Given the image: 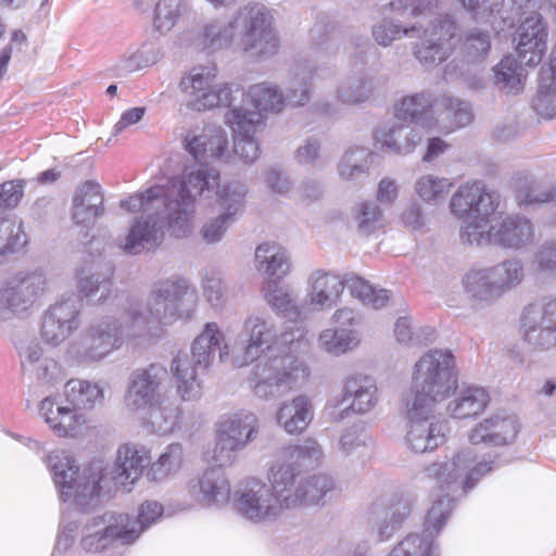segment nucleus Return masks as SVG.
I'll return each mask as SVG.
<instances>
[{"label": "nucleus", "instance_id": "f257e3e1", "mask_svg": "<svg viewBox=\"0 0 556 556\" xmlns=\"http://www.w3.org/2000/svg\"><path fill=\"white\" fill-rule=\"evenodd\" d=\"M307 345L303 330H280L269 317L250 316L235 342L233 365L257 359L249 378L253 394L262 400L281 397L307 381L309 368L293 355Z\"/></svg>", "mask_w": 556, "mask_h": 556}, {"label": "nucleus", "instance_id": "f03ea898", "mask_svg": "<svg viewBox=\"0 0 556 556\" xmlns=\"http://www.w3.org/2000/svg\"><path fill=\"white\" fill-rule=\"evenodd\" d=\"M476 462L471 448L458 452L452 459L432 463L419 472L420 481L433 482L444 494L433 501L424 522V534L409 533L387 556H438L434 539L440 534L455 506V497L466 494L493 467Z\"/></svg>", "mask_w": 556, "mask_h": 556}, {"label": "nucleus", "instance_id": "7ed1b4c3", "mask_svg": "<svg viewBox=\"0 0 556 556\" xmlns=\"http://www.w3.org/2000/svg\"><path fill=\"white\" fill-rule=\"evenodd\" d=\"M150 462L151 457L144 447L125 444L118 448L111 468L92 463L80 475L75 459L65 453L49 455L47 466L52 472L60 498L63 502L73 500L77 506L86 508L103 490L110 492L112 485L134 484Z\"/></svg>", "mask_w": 556, "mask_h": 556}, {"label": "nucleus", "instance_id": "20e7f679", "mask_svg": "<svg viewBox=\"0 0 556 556\" xmlns=\"http://www.w3.org/2000/svg\"><path fill=\"white\" fill-rule=\"evenodd\" d=\"M166 188L167 216L162 219L152 217L137 222L130 239L163 240L168 232L181 239L191 231L198 197L204 192H214L220 197L219 173L208 166H199L185 170L181 180H170Z\"/></svg>", "mask_w": 556, "mask_h": 556}, {"label": "nucleus", "instance_id": "39448f33", "mask_svg": "<svg viewBox=\"0 0 556 556\" xmlns=\"http://www.w3.org/2000/svg\"><path fill=\"white\" fill-rule=\"evenodd\" d=\"M198 305L197 289L182 277L156 281L144 307L135 305L126 312L130 321L129 336L150 338L152 328L178 319H191Z\"/></svg>", "mask_w": 556, "mask_h": 556}, {"label": "nucleus", "instance_id": "423d86ee", "mask_svg": "<svg viewBox=\"0 0 556 556\" xmlns=\"http://www.w3.org/2000/svg\"><path fill=\"white\" fill-rule=\"evenodd\" d=\"M198 305L197 289L182 277L156 281L144 307L135 305L126 312L130 321L129 336L150 338L152 328L178 319H191Z\"/></svg>", "mask_w": 556, "mask_h": 556}, {"label": "nucleus", "instance_id": "0eeeda50", "mask_svg": "<svg viewBox=\"0 0 556 556\" xmlns=\"http://www.w3.org/2000/svg\"><path fill=\"white\" fill-rule=\"evenodd\" d=\"M457 389L455 358L448 350H430L415 364L412 394L406 405L433 409Z\"/></svg>", "mask_w": 556, "mask_h": 556}, {"label": "nucleus", "instance_id": "6e6552de", "mask_svg": "<svg viewBox=\"0 0 556 556\" xmlns=\"http://www.w3.org/2000/svg\"><path fill=\"white\" fill-rule=\"evenodd\" d=\"M498 192L488 189L481 180L460 185L450 200L451 213L464 220L460 239L466 243H481L489 218L500 206Z\"/></svg>", "mask_w": 556, "mask_h": 556}, {"label": "nucleus", "instance_id": "1a4fd4ad", "mask_svg": "<svg viewBox=\"0 0 556 556\" xmlns=\"http://www.w3.org/2000/svg\"><path fill=\"white\" fill-rule=\"evenodd\" d=\"M437 0H390L381 7L382 16L370 27L374 41L382 48L404 37H419L421 16L437 8Z\"/></svg>", "mask_w": 556, "mask_h": 556}, {"label": "nucleus", "instance_id": "9d476101", "mask_svg": "<svg viewBox=\"0 0 556 556\" xmlns=\"http://www.w3.org/2000/svg\"><path fill=\"white\" fill-rule=\"evenodd\" d=\"M237 48L247 58L263 61L278 52L279 38L270 11L260 3H247L235 12Z\"/></svg>", "mask_w": 556, "mask_h": 556}, {"label": "nucleus", "instance_id": "9b49d317", "mask_svg": "<svg viewBox=\"0 0 556 556\" xmlns=\"http://www.w3.org/2000/svg\"><path fill=\"white\" fill-rule=\"evenodd\" d=\"M130 321L126 313L121 318L104 317L89 325L68 348V354L78 363H97L118 350L124 341L142 338L129 336Z\"/></svg>", "mask_w": 556, "mask_h": 556}, {"label": "nucleus", "instance_id": "f8f14e48", "mask_svg": "<svg viewBox=\"0 0 556 556\" xmlns=\"http://www.w3.org/2000/svg\"><path fill=\"white\" fill-rule=\"evenodd\" d=\"M64 392L73 408L56 404L51 397L43 399L39 405L40 416L59 437L72 435L81 424V415L75 412L76 408L90 409L103 400L102 389L87 380L71 379Z\"/></svg>", "mask_w": 556, "mask_h": 556}, {"label": "nucleus", "instance_id": "ddd939ff", "mask_svg": "<svg viewBox=\"0 0 556 556\" xmlns=\"http://www.w3.org/2000/svg\"><path fill=\"white\" fill-rule=\"evenodd\" d=\"M421 40L414 45L413 54L426 68H434L453 53V39L458 33V24L448 14L421 16Z\"/></svg>", "mask_w": 556, "mask_h": 556}, {"label": "nucleus", "instance_id": "4468645a", "mask_svg": "<svg viewBox=\"0 0 556 556\" xmlns=\"http://www.w3.org/2000/svg\"><path fill=\"white\" fill-rule=\"evenodd\" d=\"M138 532L137 523H131L127 514L105 513L85 523L80 545L88 553H98L114 542L124 545L134 543Z\"/></svg>", "mask_w": 556, "mask_h": 556}, {"label": "nucleus", "instance_id": "2eb2a0df", "mask_svg": "<svg viewBox=\"0 0 556 556\" xmlns=\"http://www.w3.org/2000/svg\"><path fill=\"white\" fill-rule=\"evenodd\" d=\"M217 76L215 66L193 67L182 77L179 87L188 97V106L202 112L219 106H229L232 90L228 84H214Z\"/></svg>", "mask_w": 556, "mask_h": 556}, {"label": "nucleus", "instance_id": "dca6fc26", "mask_svg": "<svg viewBox=\"0 0 556 556\" xmlns=\"http://www.w3.org/2000/svg\"><path fill=\"white\" fill-rule=\"evenodd\" d=\"M269 483L250 480L236 492L235 509L253 523H268L282 516Z\"/></svg>", "mask_w": 556, "mask_h": 556}, {"label": "nucleus", "instance_id": "f3484780", "mask_svg": "<svg viewBox=\"0 0 556 556\" xmlns=\"http://www.w3.org/2000/svg\"><path fill=\"white\" fill-rule=\"evenodd\" d=\"M407 430L404 437L405 445L416 454L431 452L445 442L447 426L437 420L433 409L406 405Z\"/></svg>", "mask_w": 556, "mask_h": 556}, {"label": "nucleus", "instance_id": "a211bd4d", "mask_svg": "<svg viewBox=\"0 0 556 556\" xmlns=\"http://www.w3.org/2000/svg\"><path fill=\"white\" fill-rule=\"evenodd\" d=\"M168 372L161 364H150L144 368L135 369L129 378L124 402L129 412L142 413L164 396L161 387Z\"/></svg>", "mask_w": 556, "mask_h": 556}, {"label": "nucleus", "instance_id": "6ab92c4d", "mask_svg": "<svg viewBox=\"0 0 556 556\" xmlns=\"http://www.w3.org/2000/svg\"><path fill=\"white\" fill-rule=\"evenodd\" d=\"M80 308L81 299L77 294H70L51 305L42 317V340L52 346L62 343L79 327Z\"/></svg>", "mask_w": 556, "mask_h": 556}, {"label": "nucleus", "instance_id": "aec40b11", "mask_svg": "<svg viewBox=\"0 0 556 556\" xmlns=\"http://www.w3.org/2000/svg\"><path fill=\"white\" fill-rule=\"evenodd\" d=\"M547 27L542 15L532 12L518 26L514 41L520 63L536 66L541 63L547 48Z\"/></svg>", "mask_w": 556, "mask_h": 556}, {"label": "nucleus", "instance_id": "412c9836", "mask_svg": "<svg viewBox=\"0 0 556 556\" xmlns=\"http://www.w3.org/2000/svg\"><path fill=\"white\" fill-rule=\"evenodd\" d=\"M187 492L201 506L222 507L229 502L230 483L220 468L211 467L188 481Z\"/></svg>", "mask_w": 556, "mask_h": 556}, {"label": "nucleus", "instance_id": "4be33fe9", "mask_svg": "<svg viewBox=\"0 0 556 556\" xmlns=\"http://www.w3.org/2000/svg\"><path fill=\"white\" fill-rule=\"evenodd\" d=\"M267 479L281 514L301 507V469L292 467V464L274 463L268 470Z\"/></svg>", "mask_w": 556, "mask_h": 556}, {"label": "nucleus", "instance_id": "5701e85b", "mask_svg": "<svg viewBox=\"0 0 556 556\" xmlns=\"http://www.w3.org/2000/svg\"><path fill=\"white\" fill-rule=\"evenodd\" d=\"M166 188L164 186H152L143 192L132 194L121 201L122 208L129 213L143 212L147 215L140 216L134 220L126 238V243H156L159 240L130 239L134 225L142 219L152 217L153 219H162L167 216Z\"/></svg>", "mask_w": 556, "mask_h": 556}, {"label": "nucleus", "instance_id": "b1692460", "mask_svg": "<svg viewBox=\"0 0 556 556\" xmlns=\"http://www.w3.org/2000/svg\"><path fill=\"white\" fill-rule=\"evenodd\" d=\"M520 431V425L514 415L496 414L477 424L469 432L471 444H488L493 446L509 445L515 442Z\"/></svg>", "mask_w": 556, "mask_h": 556}, {"label": "nucleus", "instance_id": "393cba45", "mask_svg": "<svg viewBox=\"0 0 556 556\" xmlns=\"http://www.w3.org/2000/svg\"><path fill=\"white\" fill-rule=\"evenodd\" d=\"M529 309L523 319V339L534 350L556 346V300L547 302L538 317Z\"/></svg>", "mask_w": 556, "mask_h": 556}, {"label": "nucleus", "instance_id": "a878e982", "mask_svg": "<svg viewBox=\"0 0 556 556\" xmlns=\"http://www.w3.org/2000/svg\"><path fill=\"white\" fill-rule=\"evenodd\" d=\"M248 189L242 184H227L223 187L220 203L225 212L204 224L203 238L210 242L222 240L228 227L233 223L235 215L241 210L243 198Z\"/></svg>", "mask_w": 556, "mask_h": 556}, {"label": "nucleus", "instance_id": "bb28decb", "mask_svg": "<svg viewBox=\"0 0 556 556\" xmlns=\"http://www.w3.org/2000/svg\"><path fill=\"white\" fill-rule=\"evenodd\" d=\"M334 71L331 67L317 65L309 59H300L295 62L293 68V78L283 94L285 103L291 105H304L309 101L312 90V79H326L331 77Z\"/></svg>", "mask_w": 556, "mask_h": 556}, {"label": "nucleus", "instance_id": "cd10ccee", "mask_svg": "<svg viewBox=\"0 0 556 556\" xmlns=\"http://www.w3.org/2000/svg\"><path fill=\"white\" fill-rule=\"evenodd\" d=\"M217 351L219 361L226 362L230 352L225 343L224 333L216 323H206L201 333L193 340L189 357L193 359V364L206 370L212 365Z\"/></svg>", "mask_w": 556, "mask_h": 556}, {"label": "nucleus", "instance_id": "c85d7f7f", "mask_svg": "<svg viewBox=\"0 0 556 556\" xmlns=\"http://www.w3.org/2000/svg\"><path fill=\"white\" fill-rule=\"evenodd\" d=\"M308 287L309 305L316 311H325L338 304L345 286L338 275L316 269L308 277Z\"/></svg>", "mask_w": 556, "mask_h": 556}, {"label": "nucleus", "instance_id": "c756f323", "mask_svg": "<svg viewBox=\"0 0 556 556\" xmlns=\"http://www.w3.org/2000/svg\"><path fill=\"white\" fill-rule=\"evenodd\" d=\"M113 274V264L104 262L101 256L86 261L77 275L78 291L86 298L94 296L100 291V300H104L111 292Z\"/></svg>", "mask_w": 556, "mask_h": 556}, {"label": "nucleus", "instance_id": "7c9ffc66", "mask_svg": "<svg viewBox=\"0 0 556 556\" xmlns=\"http://www.w3.org/2000/svg\"><path fill=\"white\" fill-rule=\"evenodd\" d=\"M412 502L405 496H393L388 505L382 508H375V523L371 527V534L377 542L388 541L409 516Z\"/></svg>", "mask_w": 556, "mask_h": 556}, {"label": "nucleus", "instance_id": "2f4dec72", "mask_svg": "<svg viewBox=\"0 0 556 556\" xmlns=\"http://www.w3.org/2000/svg\"><path fill=\"white\" fill-rule=\"evenodd\" d=\"M103 193L101 186L87 180L80 185L73 198L72 219L77 225L90 226L104 214Z\"/></svg>", "mask_w": 556, "mask_h": 556}, {"label": "nucleus", "instance_id": "473e14b6", "mask_svg": "<svg viewBox=\"0 0 556 556\" xmlns=\"http://www.w3.org/2000/svg\"><path fill=\"white\" fill-rule=\"evenodd\" d=\"M464 294L473 309H483L501 299L486 267L471 268L462 278Z\"/></svg>", "mask_w": 556, "mask_h": 556}, {"label": "nucleus", "instance_id": "72a5a7b5", "mask_svg": "<svg viewBox=\"0 0 556 556\" xmlns=\"http://www.w3.org/2000/svg\"><path fill=\"white\" fill-rule=\"evenodd\" d=\"M258 428V418L254 413L240 410L225 416L218 422L216 433L243 450L256 439Z\"/></svg>", "mask_w": 556, "mask_h": 556}, {"label": "nucleus", "instance_id": "f704fd0d", "mask_svg": "<svg viewBox=\"0 0 556 556\" xmlns=\"http://www.w3.org/2000/svg\"><path fill=\"white\" fill-rule=\"evenodd\" d=\"M534 239L531 222L515 214L503 218L498 224L485 228L481 243H529Z\"/></svg>", "mask_w": 556, "mask_h": 556}, {"label": "nucleus", "instance_id": "c9c22d12", "mask_svg": "<svg viewBox=\"0 0 556 556\" xmlns=\"http://www.w3.org/2000/svg\"><path fill=\"white\" fill-rule=\"evenodd\" d=\"M202 367L193 364L188 353H178L170 363V371L176 382L177 393L184 401H193L201 396L202 386L199 379Z\"/></svg>", "mask_w": 556, "mask_h": 556}, {"label": "nucleus", "instance_id": "e433bc0d", "mask_svg": "<svg viewBox=\"0 0 556 556\" xmlns=\"http://www.w3.org/2000/svg\"><path fill=\"white\" fill-rule=\"evenodd\" d=\"M434 99L429 91H421L404 97L395 106L399 119L431 128L435 124L433 117Z\"/></svg>", "mask_w": 556, "mask_h": 556}, {"label": "nucleus", "instance_id": "4c0bfd02", "mask_svg": "<svg viewBox=\"0 0 556 556\" xmlns=\"http://www.w3.org/2000/svg\"><path fill=\"white\" fill-rule=\"evenodd\" d=\"M378 389L372 378L368 376H353L345 380L343 402L350 401L349 408L357 414L371 410L377 402Z\"/></svg>", "mask_w": 556, "mask_h": 556}, {"label": "nucleus", "instance_id": "58836bf2", "mask_svg": "<svg viewBox=\"0 0 556 556\" xmlns=\"http://www.w3.org/2000/svg\"><path fill=\"white\" fill-rule=\"evenodd\" d=\"M237 35L235 15L229 21L211 18L204 22L197 34V42L202 49L218 51L230 47Z\"/></svg>", "mask_w": 556, "mask_h": 556}, {"label": "nucleus", "instance_id": "ea45409f", "mask_svg": "<svg viewBox=\"0 0 556 556\" xmlns=\"http://www.w3.org/2000/svg\"><path fill=\"white\" fill-rule=\"evenodd\" d=\"M314 416L308 396L298 395L283 402L277 412V421L288 433H300L307 428Z\"/></svg>", "mask_w": 556, "mask_h": 556}, {"label": "nucleus", "instance_id": "a19ab883", "mask_svg": "<svg viewBox=\"0 0 556 556\" xmlns=\"http://www.w3.org/2000/svg\"><path fill=\"white\" fill-rule=\"evenodd\" d=\"M375 139L387 151L405 155L414 151L421 135L409 125L397 124L377 129Z\"/></svg>", "mask_w": 556, "mask_h": 556}, {"label": "nucleus", "instance_id": "79ce46f5", "mask_svg": "<svg viewBox=\"0 0 556 556\" xmlns=\"http://www.w3.org/2000/svg\"><path fill=\"white\" fill-rule=\"evenodd\" d=\"M381 87L376 76L362 73L342 80L336 90L339 102L348 105H356L368 101Z\"/></svg>", "mask_w": 556, "mask_h": 556}, {"label": "nucleus", "instance_id": "37998d69", "mask_svg": "<svg viewBox=\"0 0 556 556\" xmlns=\"http://www.w3.org/2000/svg\"><path fill=\"white\" fill-rule=\"evenodd\" d=\"M434 108L439 112L435 122L448 123L444 125L448 132L469 125L473 118L470 104L448 93L438 96Z\"/></svg>", "mask_w": 556, "mask_h": 556}, {"label": "nucleus", "instance_id": "c03bdc74", "mask_svg": "<svg viewBox=\"0 0 556 556\" xmlns=\"http://www.w3.org/2000/svg\"><path fill=\"white\" fill-rule=\"evenodd\" d=\"M227 147V134L220 128L205 129L201 135L187 140V150L197 160L223 159Z\"/></svg>", "mask_w": 556, "mask_h": 556}, {"label": "nucleus", "instance_id": "a18cd8bd", "mask_svg": "<svg viewBox=\"0 0 556 556\" xmlns=\"http://www.w3.org/2000/svg\"><path fill=\"white\" fill-rule=\"evenodd\" d=\"M143 420L154 433L164 435L173 432L180 416L179 406L174 400L161 399L157 403L142 412Z\"/></svg>", "mask_w": 556, "mask_h": 556}, {"label": "nucleus", "instance_id": "49530a36", "mask_svg": "<svg viewBox=\"0 0 556 556\" xmlns=\"http://www.w3.org/2000/svg\"><path fill=\"white\" fill-rule=\"evenodd\" d=\"M372 164V153L364 147L349 148L340 159L337 170L343 181L354 182L367 177Z\"/></svg>", "mask_w": 556, "mask_h": 556}, {"label": "nucleus", "instance_id": "de8ad7c7", "mask_svg": "<svg viewBox=\"0 0 556 556\" xmlns=\"http://www.w3.org/2000/svg\"><path fill=\"white\" fill-rule=\"evenodd\" d=\"M254 256L258 273L282 278L290 271V256L282 245H257Z\"/></svg>", "mask_w": 556, "mask_h": 556}, {"label": "nucleus", "instance_id": "09e8293b", "mask_svg": "<svg viewBox=\"0 0 556 556\" xmlns=\"http://www.w3.org/2000/svg\"><path fill=\"white\" fill-rule=\"evenodd\" d=\"M556 83V45L552 51V59L548 67H542L540 72V84L536 97L533 99L534 110L548 118L556 115V97L554 84Z\"/></svg>", "mask_w": 556, "mask_h": 556}, {"label": "nucleus", "instance_id": "8fccbe9b", "mask_svg": "<svg viewBox=\"0 0 556 556\" xmlns=\"http://www.w3.org/2000/svg\"><path fill=\"white\" fill-rule=\"evenodd\" d=\"M490 401L483 388L468 387L448 403L447 409L454 418H470L482 413Z\"/></svg>", "mask_w": 556, "mask_h": 556}, {"label": "nucleus", "instance_id": "3c124183", "mask_svg": "<svg viewBox=\"0 0 556 556\" xmlns=\"http://www.w3.org/2000/svg\"><path fill=\"white\" fill-rule=\"evenodd\" d=\"M323 457L320 445L314 439H305L299 444L283 448L275 463L292 464V467H315Z\"/></svg>", "mask_w": 556, "mask_h": 556}, {"label": "nucleus", "instance_id": "603ef678", "mask_svg": "<svg viewBox=\"0 0 556 556\" xmlns=\"http://www.w3.org/2000/svg\"><path fill=\"white\" fill-rule=\"evenodd\" d=\"M226 124L231 128L235 137L255 136L265 127L263 115L242 106L229 110L225 115Z\"/></svg>", "mask_w": 556, "mask_h": 556}, {"label": "nucleus", "instance_id": "864d4df0", "mask_svg": "<svg viewBox=\"0 0 556 556\" xmlns=\"http://www.w3.org/2000/svg\"><path fill=\"white\" fill-rule=\"evenodd\" d=\"M248 98L255 111L278 113L283 109L285 98L278 86L270 83L252 85L248 90Z\"/></svg>", "mask_w": 556, "mask_h": 556}, {"label": "nucleus", "instance_id": "5fc2aeb1", "mask_svg": "<svg viewBox=\"0 0 556 556\" xmlns=\"http://www.w3.org/2000/svg\"><path fill=\"white\" fill-rule=\"evenodd\" d=\"M486 269L501 298L516 288L525 276L523 266L517 260H507Z\"/></svg>", "mask_w": 556, "mask_h": 556}, {"label": "nucleus", "instance_id": "6e6d98bb", "mask_svg": "<svg viewBox=\"0 0 556 556\" xmlns=\"http://www.w3.org/2000/svg\"><path fill=\"white\" fill-rule=\"evenodd\" d=\"M348 288L353 298L359 300L364 305L374 309L384 307L391 298V292L387 289L371 285L369 281L353 277L348 280Z\"/></svg>", "mask_w": 556, "mask_h": 556}, {"label": "nucleus", "instance_id": "4d7b16f0", "mask_svg": "<svg viewBox=\"0 0 556 556\" xmlns=\"http://www.w3.org/2000/svg\"><path fill=\"white\" fill-rule=\"evenodd\" d=\"M262 291L268 304L285 317L295 319L300 316V309L292 293L280 287L276 280H268Z\"/></svg>", "mask_w": 556, "mask_h": 556}, {"label": "nucleus", "instance_id": "13d9d810", "mask_svg": "<svg viewBox=\"0 0 556 556\" xmlns=\"http://www.w3.org/2000/svg\"><path fill=\"white\" fill-rule=\"evenodd\" d=\"M184 462V448L179 443L169 444L147 472L152 481H160L177 472Z\"/></svg>", "mask_w": 556, "mask_h": 556}, {"label": "nucleus", "instance_id": "bf43d9fd", "mask_svg": "<svg viewBox=\"0 0 556 556\" xmlns=\"http://www.w3.org/2000/svg\"><path fill=\"white\" fill-rule=\"evenodd\" d=\"M353 219L356 230L365 236L376 232L383 227V213L379 204L363 201L353 208Z\"/></svg>", "mask_w": 556, "mask_h": 556}, {"label": "nucleus", "instance_id": "052dcab7", "mask_svg": "<svg viewBox=\"0 0 556 556\" xmlns=\"http://www.w3.org/2000/svg\"><path fill=\"white\" fill-rule=\"evenodd\" d=\"M309 50L316 58L336 54L339 50V41L334 35V28L324 22L316 23L309 30Z\"/></svg>", "mask_w": 556, "mask_h": 556}, {"label": "nucleus", "instance_id": "680f3d73", "mask_svg": "<svg viewBox=\"0 0 556 556\" xmlns=\"http://www.w3.org/2000/svg\"><path fill=\"white\" fill-rule=\"evenodd\" d=\"M519 59L506 55L494 68L495 84L510 92H518L522 88L525 75Z\"/></svg>", "mask_w": 556, "mask_h": 556}, {"label": "nucleus", "instance_id": "e2e57ef3", "mask_svg": "<svg viewBox=\"0 0 556 556\" xmlns=\"http://www.w3.org/2000/svg\"><path fill=\"white\" fill-rule=\"evenodd\" d=\"M186 9V0H159L154 8V28L160 33L169 31L177 24Z\"/></svg>", "mask_w": 556, "mask_h": 556}, {"label": "nucleus", "instance_id": "0e129e2a", "mask_svg": "<svg viewBox=\"0 0 556 556\" xmlns=\"http://www.w3.org/2000/svg\"><path fill=\"white\" fill-rule=\"evenodd\" d=\"M12 282L20 289V292L24 293L26 296L24 303L30 301L35 304L48 289V279L42 269L20 273L13 278Z\"/></svg>", "mask_w": 556, "mask_h": 556}, {"label": "nucleus", "instance_id": "69168bd1", "mask_svg": "<svg viewBox=\"0 0 556 556\" xmlns=\"http://www.w3.org/2000/svg\"><path fill=\"white\" fill-rule=\"evenodd\" d=\"M319 346L332 355H341L357 345L353 331L348 329H326L318 338Z\"/></svg>", "mask_w": 556, "mask_h": 556}, {"label": "nucleus", "instance_id": "338daca9", "mask_svg": "<svg viewBox=\"0 0 556 556\" xmlns=\"http://www.w3.org/2000/svg\"><path fill=\"white\" fill-rule=\"evenodd\" d=\"M302 498L301 507L318 504L326 495L333 490V481L327 475H302Z\"/></svg>", "mask_w": 556, "mask_h": 556}, {"label": "nucleus", "instance_id": "774afa93", "mask_svg": "<svg viewBox=\"0 0 556 556\" xmlns=\"http://www.w3.org/2000/svg\"><path fill=\"white\" fill-rule=\"evenodd\" d=\"M202 289L206 301L214 309H222L225 306L227 302V286L219 270L210 269L204 273Z\"/></svg>", "mask_w": 556, "mask_h": 556}]
</instances>
